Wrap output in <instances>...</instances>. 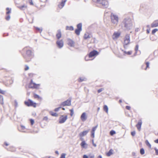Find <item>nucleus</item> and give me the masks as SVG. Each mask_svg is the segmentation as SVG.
<instances>
[{"mask_svg": "<svg viewBox=\"0 0 158 158\" xmlns=\"http://www.w3.org/2000/svg\"><path fill=\"white\" fill-rule=\"evenodd\" d=\"M21 53L25 62H27L30 61L33 57L31 48L29 46L25 47L22 49Z\"/></svg>", "mask_w": 158, "mask_h": 158, "instance_id": "1", "label": "nucleus"}, {"mask_svg": "<svg viewBox=\"0 0 158 158\" xmlns=\"http://www.w3.org/2000/svg\"><path fill=\"white\" fill-rule=\"evenodd\" d=\"M124 26L126 28H128L132 25V22L131 19L130 18L124 19L123 22Z\"/></svg>", "mask_w": 158, "mask_h": 158, "instance_id": "2", "label": "nucleus"}, {"mask_svg": "<svg viewBox=\"0 0 158 158\" xmlns=\"http://www.w3.org/2000/svg\"><path fill=\"white\" fill-rule=\"evenodd\" d=\"M99 54V52L95 50H94L91 52L89 54L85 57V59L86 61H88L89 60V58H91L95 56H97Z\"/></svg>", "mask_w": 158, "mask_h": 158, "instance_id": "3", "label": "nucleus"}, {"mask_svg": "<svg viewBox=\"0 0 158 158\" xmlns=\"http://www.w3.org/2000/svg\"><path fill=\"white\" fill-rule=\"evenodd\" d=\"M40 84H36L33 82V80L31 79L28 84V86L29 88L38 89L40 88Z\"/></svg>", "mask_w": 158, "mask_h": 158, "instance_id": "4", "label": "nucleus"}, {"mask_svg": "<svg viewBox=\"0 0 158 158\" xmlns=\"http://www.w3.org/2000/svg\"><path fill=\"white\" fill-rule=\"evenodd\" d=\"M25 104L28 106H32L34 107H35L36 106V103L34 102L30 99H28L27 101L24 102Z\"/></svg>", "mask_w": 158, "mask_h": 158, "instance_id": "5", "label": "nucleus"}, {"mask_svg": "<svg viewBox=\"0 0 158 158\" xmlns=\"http://www.w3.org/2000/svg\"><path fill=\"white\" fill-rule=\"evenodd\" d=\"M111 20L112 23L114 24H117L118 22V17L113 14H111L110 15Z\"/></svg>", "mask_w": 158, "mask_h": 158, "instance_id": "6", "label": "nucleus"}, {"mask_svg": "<svg viewBox=\"0 0 158 158\" xmlns=\"http://www.w3.org/2000/svg\"><path fill=\"white\" fill-rule=\"evenodd\" d=\"M71 104V99H69L67 100L62 102L60 106H70Z\"/></svg>", "mask_w": 158, "mask_h": 158, "instance_id": "7", "label": "nucleus"}, {"mask_svg": "<svg viewBox=\"0 0 158 158\" xmlns=\"http://www.w3.org/2000/svg\"><path fill=\"white\" fill-rule=\"evenodd\" d=\"M77 29L75 30V33L77 35H79L80 32L82 30V24L81 23L78 24L77 25Z\"/></svg>", "mask_w": 158, "mask_h": 158, "instance_id": "8", "label": "nucleus"}, {"mask_svg": "<svg viewBox=\"0 0 158 158\" xmlns=\"http://www.w3.org/2000/svg\"><path fill=\"white\" fill-rule=\"evenodd\" d=\"M67 119V115L64 116L61 115L59 118V123H64Z\"/></svg>", "mask_w": 158, "mask_h": 158, "instance_id": "9", "label": "nucleus"}, {"mask_svg": "<svg viewBox=\"0 0 158 158\" xmlns=\"http://www.w3.org/2000/svg\"><path fill=\"white\" fill-rule=\"evenodd\" d=\"M56 44L57 47L59 48H62L64 45L63 41L62 40H59L56 42Z\"/></svg>", "mask_w": 158, "mask_h": 158, "instance_id": "10", "label": "nucleus"}, {"mask_svg": "<svg viewBox=\"0 0 158 158\" xmlns=\"http://www.w3.org/2000/svg\"><path fill=\"white\" fill-rule=\"evenodd\" d=\"M67 0H61L60 2H59L58 5V7L60 9H61L64 6L65 2Z\"/></svg>", "mask_w": 158, "mask_h": 158, "instance_id": "11", "label": "nucleus"}, {"mask_svg": "<svg viewBox=\"0 0 158 158\" xmlns=\"http://www.w3.org/2000/svg\"><path fill=\"white\" fill-rule=\"evenodd\" d=\"M121 33L119 32H115L112 35V38L114 40H115L118 38L120 35Z\"/></svg>", "mask_w": 158, "mask_h": 158, "instance_id": "12", "label": "nucleus"}, {"mask_svg": "<svg viewBox=\"0 0 158 158\" xmlns=\"http://www.w3.org/2000/svg\"><path fill=\"white\" fill-rule=\"evenodd\" d=\"M67 44L70 47H74L75 44L74 41L70 39H68L67 40Z\"/></svg>", "mask_w": 158, "mask_h": 158, "instance_id": "13", "label": "nucleus"}, {"mask_svg": "<svg viewBox=\"0 0 158 158\" xmlns=\"http://www.w3.org/2000/svg\"><path fill=\"white\" fill-rule=\"evenodd\" d=\"M107 3L106 1L105 0H97L96 4H100L102 6H105Z\"/></svg>", "mask_w": 158, "mask_h": 158, "instance_id": "14", "label": "nucleus"}, {"mask_svg": "<svg viewBox=\"0 0 158 158\" xmlns=\"http://www.w3.org/2000/svg\"><path fill=\"white\" fill-rule=\"evenodd\" d=\"M92 36L91 34L88 32H86L84 35L83 38L85 40L89 39Z\"/></svg>", "mask_w": 158, "mask_h": 158, "instance_id": "15", "label": "nucleus"}, {"mask_svg": "<svg viewBox=\"0 0 158 158\" xmlns=\"http://www.w3.org/2000/svg\"><path fill=\"white\" fill-rule=\"evenodd\" d=\"M81 120L84 122L87 119V116L85 112L83 113L81 116Z\"/></svg>", "mask_w": 158, "mask_h": 158, "instance_id": "16", "label": "nucleus"}, {"mask_svg": "<svg viewBox=\"0 0 158 158\" xmlns=\"http://www.w3.org/2000/svg\"><path fill=\"white\" fill-rule=\"evenodd\" d=\"M158 26V20L154 21L151 24L152 27H156Z\"/></svg>", "mask_w": 158, "mask_h": 158, "instance_id": "17", "label": "nucleus"}, {"mask_svg": "<svg viewBox=\"0 0 158 158\" xmlns=\"http://www.w3.org/2000/svg\"><path fill=\"white\" fill-rule=\"evenodd\" d=\"M142 124V121L141 120H140L138 122V123L136 125V126L139 131H140L141 130Z\"/></svg>", "mask_w": 158, "mask_h": 158, "instance_id": "18", "label": "nucleus"}, {"mask_svg": "<svg viewBox=\"0 0 158 158\" xmlns=\"http://www.w3.org/2000/svg\"><path fill=\"white\" fill-rule=\"evenodd\" d=\"M89 131V130L84 131L83 132H81L79 134V136L81 137H83L85 135H86V134L88 133Z\"/></svg>", "mask_w": 158, "mask_h": 158, "instance_id": "19", "label": "nucleus"}, {"mask_svg": "<svg viewBox=\"0 0 158 158\" xmlns=\"http://www.w3.org/2000/svg\"><path fill=\"white\" fill-rule=\"evenodd\" d=\"M62 36L61 32L60 30H59L57 31V33L56 34V36L58 39H60Z\"/></svg>", "mask_w": 158, "mask_h": 158, "instance_id": "20", "label": "nucleus"}, {"mask_svg": "<svg viewBox=\"0 0 158 158\" xmlns=\"http://www.w3.org/2000/svg\"><path fill=\"white\" fill-rule=\"evenodd\" d=\"M145 64L146 65V67L145 68V65H143L142 66V68L143 69L146 70L147 68H149V63L148 62H145Z\"/></svg>", "mask_w": 158, "mask_h": 158, "instance_id": "21", "label": "nucleus"}, {"mask_svg": "<svg viewBox=\"0 0 158 158\" xmlns=\"http://www.w3.org/2000/svg\"><path fill=\"white\" fill-rule=\"evenodd\" d=\"M130 41L129 37V36H127L124 40V43L125 44L127 45L129 43Z\"/></svg>", "mask_w": 158, "mask_h": 158, "instance_id": "22", "label": "nucleus"}, {"mask_svg": "<svg viewBox=\"0 0 158 158\" xmlns=\"http://www.w3.org/2000/svg\"><path fill=\"white\" fill-rule=\"evenodd\" d=\"M49 113L50 114L53 116L57 117L58 115V114L57 113L54 112L52 111H50Z\"/></svg>", "mask_w": 158, "mask_h": 158, "instance_id": "23", "label": "nucleus"}, {"mask_svg": "<svg viewBox=\"0 0 158 158\" xmlns=\"http://www.w3.org/2000/svg\"><path fill=\"white\" fill-rule=\"evenodd\" d=\"M113 150L112 149H110L108 152L106 153V155L107 156H109L113 154Z\"/></svg>", "mask_w": 158, "mask_h": 158, "instance_id": "24", "label": "nucleus"}, {"mask_svg": "<svg viewBox=\"0 0 158 158\" xmlns=\"http://www.w3.org/2000/svg\"><path fill=\"white\" fill-rule=\"evenodd\" d=\"M94 155H89L88 156L86 155L83 156V158H94Z\"/></svg>", "mask_w": 158, "mask_h": 158, "instance_id": "25", "label": "nucleus"}, {"mask_svg": "<svg viewBox=\"0 0 158 158\" xmlns=\"http://www.w3.org/2000/svg\"><path fill=\"white\" fill-rule=\"evenodd\" d=\"M80 145L83 148H85V146L87 145V144L86 143L85 141H82Z\"/></svg>", "mask_w": 158, "mask_h": 158, "instance_id": "26", "label": "nucleus"}, {"mask_svg": "<svg viewBox=\"0 0 158 158\" xmlns=\"http://www.w3.org/2000/svg\"><path fill=\"white\" fill-rule=\"evenodd\" d=\"M66 30L70 31H73L74 28L72 26H67L66 27Z\"/></svg>", "mask_w": 158, "mask_h": 158, "instance_id": "27", "label": "nucleus"}, {"mask_svg": "<svg viewBox=\"0 0 158 158\" xmlns=\"http://www.w3.org/2000/svg\"><path fill=\"white\" fill-rule=\"evenodd\" d=\"M34 97L35 98H38L39 99H41V98L38 95L36 94H34Z\"/></svg>", "mask_w": 158, "mask_h": 158, "instance_id": "28", "label": "nucleus"}, {"mask_svg": "<svg viewBox=\"0 0 158 158\" xmlns=\"http://www.w3.org/2000/svg\"><path fill=\"white\" fill-rule=\"evenodd\" d=\"M103 109L106 112L108 111V108L107 106L104 105L103 107Z\"/></svg>", "mask_w": 158, "mask_h": 158, "instance_id": "29", "label": "nucleus"}, {"mask_svg": "<svg viewBox=\"0 0 158 158\" xmlns=\"http://www.w3.org/2000/svg\"><path fill=\"white\" fill-rule=\"evenodd\" d=\"M140 152L141 155H143L144 154L145 151L143 148H142L140 149Z\"/></svg>", "mask_w": 158, "mask_h": 158, "instance_id": "30", "label": "nucleus"}, {"mask_svg": "<svg viewBox=\"0 0 158 158\" xmlns=\"http://www.w3.org/2000/svg\"><path fill=\"white\" fill-rule=\"evenodd\" d=\"M27 6L25 5H23L19 7V8L21 10H23L24 8H26Z\"/></svg>", "mask_w": 158, "mask_h": 158, "instance_id": "31", "label": "nucleus"}, {"mask_svg": "<svg viewBox=\"0 0 158 158\" xmlns=\"http://www.w3.org/2000/svg\"><path fill=\"white\" fill-rule=\"evenodd\" d=\"M6 10L7 11L6 12V14L7 15H8L10 13V11H11V9H10L9 8H6Z\"/></svg>", "mask_w": 158, "mask_h": 158, "instance_id": "32", "label": "nucleus"}, {"mask_svg": "<svg viewBox=\"0 0 158 158\" xmlns=\"http://www.w3.org/2000/svg\"><path fill=\"white\" fill-rule=\"evenodd\" d=\"M145 143L146 144L149 148H151V145L150 143L148 142V141L147 140L145 141Z\"/></svg>", "mask_w": 158, "mask_h": 158, "instance_id": "33", "label": "nucleus"}, {"mask_svg": "<svg viewBox=\"0 0 158 158\" xmlns=\"http://www.w3.org/2000/svg\"><path fill=\"white\" fill-rule=\"evenodd\" d=\"M21 129L22 130V131L23 132H25L26 128L23 126H21L20 127Z\"/></svg>", "mask_w": 158, "mask_h": 158, "instance_id": "34", "label": "nucleus"}, {"mask_svg": "<svg viewBox=\"0 0 158 158\" xmlns=\"http://www.w3.org/2000/svg\"><path fill=\"white\" fill-rule=\"evenodd\" d=\"M158 30L156 28L153 30L152 32V35H154L155 33L158 31Z\"/></svg>", "mask_w": 158, "mask_h": 158, "instance_id": "35", "label": "nucleus"}, {"mask_svg": "<svg viewBox=\"0 0 158 158\" xmlns=\"http://www.w3.org/2000/svg\"><path fill=\"white\" fill-rule=\"evenodd\" d=\"M69 111L70 112V115L71 116H72L74 114L73 109H70Z\"/></svg>", "mask_w": 158, "mask_h": 158, "instance_id": "36", "label": "nucleus"}, {"mask_svg": "<svg viewBox=\"0 0 158 158\" xmlns=\"http://www.w3.org/2000/svg\"><path fill=\"white\" fill-rule=\"evenodd\" d=\"M124 52L125 54L128 55H131L132 54V52L131 51L128 52L124 51Z\"/></svg>", "mask_w": 158, "mask_h": 158, "instance_id": "37", "label": "nucleus"}, {"mask_svg": "<svg viewBox=\"0 0 158 158\" xmlns=\"http://www.w3.org/2000/svg\"><path fill=\"white\" fill-rule=\"evenodd\" d=\"M115 132L113 131V130H112L110 132V135H114V134H115Z\"/></svg>", "mask_w": 158, "mask_h": 158, "instance_id": "38", "label": "nucleus"}, {"mask_svg": "<svg viewBox=\"0 0 158 158\" xmlns=\"http://www.w3.org/2000/svg\"><path fill=\"white\" fill-rule=\"evenodd\" d=\"M3 98L2 96L1 95H0V102H1V103L2 104L3 103H2V102H3Z\"/></svg>", "mask_w": 158, "mask_h": 158, "instance_id": "39", "label": "nucleus"}, {"mask_svg": "<svg viewBox=\"0 0 158 158\" xmlns=\"http://www.w3.org/2000/svg\"><path fill=\"white\" fill-rule=\"evenodd\" d=\"M84 80V79L82 78H80L78 79V81L79 82H82Z\"/></svg>", "mask_w": 158, "mask_h": 158, "instance_id": "40", "label": "nucleus"}, {"mask_svg": "<svg viewBox=\"0 0 158 158\" xmlns=\"http://www.w3.org/2000/svg\"><path fill=\"white\" fill-rule=\"evenodd\" d=\"M0 93L2 94H5V92L0 89Z\"/></svg>", "mask_w": 158, "mask_h": 158, "instance_id": "41", "label": "nucleus"}, {"mask_svg": "<svg viewBox=\"0 0 158 158\" xmlns=\"http://www.w3.org/2000/svg\"><path fill=\"white\" fill-rule=\"evenodd\" d=\"M66 154L64 153L62 154L60 156V158H65V156Z\"/></svg>", "mask_w": 158, "mask_h": 158, "instance_id": "42", "label": "nucleus"}, {"mask_svg": "<svg viewBox=\"0 0 158 158\" xmlns=\"http://www.w3.org/2000/svg\"><path fill=\"white\" fill-rule=\"evenodd\" d=\"M30 120L31 125H32L34 124V120L31 119H30Z\"/></svg>", "mask_w": 158, "mask_h": 158, "instance_id": "43", "label": "nucleus"}, {"mask_svg": "<svg viewBox=\"0 0 158 158\" xmlns=\"http://www.w3.org/2000/svg\"><path fill=\"white\" fill-rule=\"evenodd\" d=\"M104 89L103 88H101L98 90V93H100Z\"/></svg>", "mask_w": 158, "mask_h": 158, "instance_id": "44", "label": "nucleus"}, {"mask_svg": "<svg viewBox=\"0 0 158 158\" xmlns=\"http://www.w3.org/2000/svg\"><path fill=\"white\" fill-rule=\"evenodd\" d=\"M60 108H61L60 107H59L56 108L54 109V111L55 112L58 111L60 109Z\"/></svg>", "mask_w": 158, "mask_h": 158, "instance_id": "45", "label": "nucleus"}, {"mask_svg": "<svg viewBox=\"0 0 158 158\" xmlns=\"http://www.w3.org/2000/svg\"><path fill=\"white\" fill-rule=\"evenodd\" d=\"M29 69V67L27 65H26L25 66V68L24 69V70L25 71H27V70H28Z\"/></svg>", "mask_w": 158, "mask_h": 158, "instance_id": "46", "label": "nucleus"}, {"mask_svg": "<svg viewBox=\"0 0 158 158\" xmlns=\"http://www.w3.org/2000/svg\"><path fill=\"white\" fill-rule=\"evenodd\" d=\"M97 128V126H95V127H93V128H92V131H93V132H95V131L96 130Z\"/></svg>", "mask_w": 158, "mask_h": 158, "instance_id": "47", "label": "nucleus"}, {"mask_svg": "<svg viewBox=\"0 0 158 158\" xmlns=\"http://www.w3.org/2000/svg\"><path fill=\"white\" fill-rule=\"evenodd\" d=\"M131 135L132 136H134L135 135V131H132L131 132Z\"/></svg>", "mask_w": 158, "mask_h": 158, "instance_id": "48", "label": "nucleus"}, {"mask_svg": "<svg viewBox=\"0 0 158 158\" xmlns=\"http://www.w3.org/2000/svg\"><path fill=\"white\" fill-rule=\"evenodd\" d=\"M139 46L138 45H136L135 48V50L136 52L138 51Z\"/></svg>", "mask_w": 158, "mask_h": 158, "instance_id": "49", "label": "nucleus"}, {"mask_svg": "<svg viewBox=\"0 0 158 158\" xmlns=\"http://www.w3.org/2000/svg\"><path fill=\"white\" fill-rule=\"evenodd\" d=\"M10 15H8L7 16H6V19L7 20H9L10 19Z\"/></svg>", "mask_w": 158, "mask_h": 158, "instance_id": "50", "label": "nucleus"}, {"mask_svg": "<svg viewBox=\"0 0 158 158\" xmlns=\"http://www.w3.org/2000/svg\"><path fill=\"white\" fill-rule=\"evenodd\" d=\"M126 108L128 110H131V107L129 106H126Z\"/></svg>", "mask_w": 158, "mask_h": 158, "instance_id": "51", "label": "nucleus"}, {"mask_svg": "<svg viewBox=\"0 0 158 158\" xmlns=\"http://www.w3.org/2000/svg\"><path fill=\"white\" fill-rule=\"evenodd\" d=\"M48 117H47V116L44 117L43 118V120L46 121H48Z\"/></svg>", "mask_w": 158, "mask_h": 158, "instance_id": "52", "label": "nucleus"}, {"mask_svg": "<svg viewBox=\"0 0 158 158\" xmlns=\"http://www.w3.org/2000/svg\"><path fill=\"white\" fill-rule=\"evenodd\" d=\"M29 2L30 4L31 5H33V2L32 0H29Z\"/></svg>", "mask_w": 158, "mask_h": 158, "instance_id": "53", "label": "nucleus"}, {"mask_svg": "<svg viewBox=\"0 0 158 158\" xmlns=\"http://www.w3.org/2000/svg\"><path fill=\"white\" fill-rule=\"evenodd\" d=\"M91 136L92 137L94 138V132L91 131Z\"/></svg>", "mask_w": 158, "mask_h": 158, "instance_id": "54", "label": "nucleus"}, {"mask_svg": "<svg viewBox=\"0 0 158 158\" xmlns=\"http://www.w3.org/2000/svg\"><path fill=\"white\" fill-rule=\"evenodd\" d=\"M155 152L156 155H158V149L155 148Z\"/></svg>", "mask_w": 158, "mask_h": 158, "instance_id": "55", "label": "nucleus"}, {"mask_svg": "<svg viewBox=\"0 0 158 158\" xmlns=\"http://www.w3.org/2000/svg\"><path fill=\"white\" fill-rule=\"evenodd\" d=\"M92 144H93V145L94 147H96V146H97L96 144L94 143V141L93 140H92Z\"/></svg>", "mask_w": 158, "mask_h": 158, "instance_id": "56", "label": "nucleus"}, {"mask_svg": "<svg viewBox=\"0 0 158 158\" xmlns=\"http://www.w3.org/2000/svg\"><path fill=\"white\" fill-rule=\"evenodd\" d=\"M36 30H38L39 31H42V30L40 29V28H39L38 27H37L36 28Z\"/></svg>", "mask_w": 158, "mask_h": 158, "instance_id": "57", "label": "nucleus"}, {"mask_svg": "<svg viewBox=\"0 0 158 158\" xmlns=\"http://www.w3.org/2000/svg\"><path fill=\"white\" fill-rule=\"evenodd\" d=\"M4 144L6 146H7L9 145L6 142L4 143Z\"/></svg>", "mask_w": 158, "mask_h": 158, "instance_id": "58", "label": "nucleus"}, {"mask_svg": "<svg viewBox=\"0 0 158 158\" xmlns=\"http://www.w3.org/2000/svg\"><path fill=\"white\" fill-rule=\"evenodd\" d=\"M146 31H147V33L148 34L150 32V30H148V29H147Z\"/></svg>", "mask_w": 158, "mask_h": 158, "instance_id": "59", "label": "nucleus"}, {"mask_svg": "<svg viewBox=\"0 0 158 158\" xmlns=\"http://www.w3.org/2000/svg\"><path fill=\"white\" fill-rule=\"evenodd\" d=\"M155 142L156 143H158V139L155 140Z\"/></svg>", "mask_w": 158, "mask_h": 158, "instance_id": "60", "label": "nucleus"}, {"mask_svg": "<svg viewBox=\"0 0 158 158\" xmlns=\"http://www.w3.org/2000/svg\"><path fill=\"white\" fill-rule=\"evenodd\" d=\"M97 158H102V157L101 155H99L98 157Z\"/></svg>", "mask_w": 158, "mask_h": 158, "instance_id": "61", "label": "nucleus"}, {"mask_svg": "<svg viewBox=\"0 0 158 158\" xmlns=\"http://www.w3.org/2000/svg\"><path fill=\"white\" fill-rule=\"evenodd\" d=\"M55 153L56 154H59V153H58V152L57 151H56L55 152Z\"/></svg>", "mask_w": 158, "mask_h": 158, "instance_id": "62", "label": "nucleus"}, {"mask_svg": "<svg viewBox=\"0 0 158 158\" xmlns=\"http://www.w3.org/2000/svg\"><path fill=\"white\" fill-rule=\"evenodd\" d=\"M132 154H133V156H135V153H132Z\"/></svg>", "mask_w": 158, "mask_h": 158, "instance_id": "63", "label": "nucleus"}, {"mask_svg": "<svg viewBox=\"0 0 158 158\" xmlns=\"http://www.w3.org/2000/svg\"><path fill=\"white\" fill-rule=\"evenodd\" d=\"M62 110H65V108H62Z\"/></svg>", "mask_w": 158, "mask_h": 158, "instance_id": "64", "label": "nucleus"}]
</instances>
